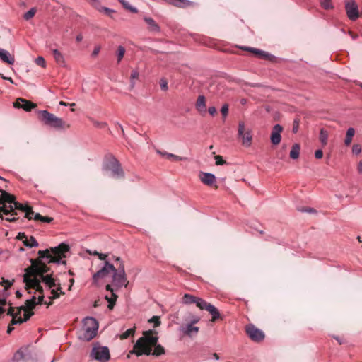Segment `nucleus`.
Segmentation results:
<instances>
[{
    "label": "nucleus",
    "mask_w": 362,
    "mask_h": 362,
    "mask_svg": "<svg viewBox=\"0 0 362 362\" xmlns=\"http://www.w3.org/2000/svg\"><path fill=\"white\" fill-rule=\"evenodd\" d=\"M98 329L97 320L91 317H86L83 321V327L79 334V339L83 341H90L93 339Z\"/></svg>",
    "instance_id": "4"
},
{
    "label": "nucleus",
    "mask_w": 362,
    "mask_h": 362,
    "mask_svg": "<svg viewBox=\"0 0 362 362\" xmlns=\"http://www.w3.org/2000/svg\"><path fill=\"white\" fill-rule=\"evenodd\" d=\"M208 111L211 115L214 116L216 113V108L215 107H210Z\"/></svg>",
    "instance_id": "55"
},
{
    "label": "nucleus",
    "mask_w": 362,
    "mask_h": 362,
    "mask_svg": "<svg viewBox=\"0 0 362 362\" xmlns=\"http://www.w3.org/2000/svg\"><path fill=\"white\" fill-rule=\"evenodd\" d=\"M345 10L351 21H356L359 17L358 5L355 0H346Z\"/></svg>",
    "instance_id": "9"
},
{
    "label": "nucleus",
    "mask_w": 362,
    "mask_h": 362,
    "mask_svg": "<svg viewBox=\"0 0 362 362\" xmlns=\"http://www.w3.org/2000/svg\"><path fill=\"white\" fill-rule=\"evenodd\" d=\"M118 1L123 5V6L125 8L129 10L132 13H137V11H138L137 9L134 7H132L127 1H126V0H118Z\"/></svg>",
    "instance_id": "36"
},
{
    "label": "nucleus",
    "mask_w": 362,
    "mask_h": 362,
    "mask_svg": "<svg viewBox=\"0 0 362 362\" xmlns=\"http://www.w3.org/2000/svg\"><path fill=\"white\" fill-rule=\"evenodd\" d=\"M301 211L303 212H308V213H312V212L315 211V210L312 208H306V209H302Z\"/></svg>",
    "instance_id": "59"
},
{
    "label": "nucleus",
    "mask_w": 362,
    "mask_h": 362,
    "mask_svg": "<svg viewBox=\"0 0 362 362\" xmlns=\"http://www.w3.org/2000/svg\"><path fill=\"white\" fill-rule=\"evenodd\" d=\"M349 35H351V38H352L353 40H355V39H356V38H357V35H356L353 34L351 32H349Z\"/></svg>",
    "instance_id": "64"
},
{
    "label": "nucleus",
    "mask_w": 362,
    "mask_h": 362,
    "mask_svg": "<svg viewBox=\"0 0 362 362\" xmlns=\"http://www.w3.org/2000/svg\"><path fill=\"white\" fill-rule=\"evenodd\" d=\"M28 207L29 206L27 204L15 202L13 205L0 206V211H3L4 214H8L10 212H13L16 209L25 212Z\"/></svg>",
    "instance_id": "14"
},
{
    "label": "nucleus",
    "mask_w": 362,
    "mask_h": 362,
    "mask_svg": "<svg viewBox=\"0 0 362 362\" xmlns=\"http://www.w3.org/2000/svg\"><path fill=\"white\" fill-rule=\"evenodd\" d=\"M7 302L6 298H0V306L2 308V305H6Z\"/></svg>",
    "instance_id": "61"
},
{
    "label": "nucleus",
    "mask_w": 362,
    "mask_h": 362,
    "mask_svg": "<svg viewBox=\"0 0 362 362\" xmlns=\"http://www.w3.org/2000/svg\"><path fill=\"white\" fill-rule=\"evenodd\" d=\"M357 171L359 174H362V159L359 161L357 165Z\"/></svg>",
    "instance_id": "56"
},
{
    "label": "nucleus",
    "mask_w": 362,
    "mask_h": 362,
    "mask_svg": "<svg viewBox=\"0 0 362 362\" xmlns=\"http://www.w3.org/2000/svg\"><path fill=\"white\" fill-rule=\"evenodd\" d=\"M34 220L35 221H40L42 222H47L50 223L52 221V218L47 217V216H42L40 214L37 213L35 214Z\"/></svg>",
    "instance_id": "33"
},
{
    "label": "nucleus",
    "mask_w": 362,
    "mask_h": 362,
    "mask_svg": "<svg viewBox=\"0 0 362 362\" xmlns=\"http://www.w3.org/2000/svg\"><path fill=\"white\" fill-rule=\"evenodd\" d=\"M114 259L117 262V269L115 268L112 272V283L117 288H121L123 286L126 287L129 281L126 276L124 263L119 257H115Z\"/></svg>",
    "instance_id": "5"
},
{
    "label": "nucleus",
    "mask_w": 362,
    "mask_h": 362,
    "mask_svg": "<svg viewBox=\"0 0 362 362\" xmlns=\"http://www.w3.org/2000/svg\"><path fill=\"white\" fill-rule=\"evenodd\" d=\"M320 5L323 8L326 10L333 8V4L331 0H320Z\"/></svg>",
    "instance_id": "35"
},
{
    "label": "nucleus",
    "mask_w": 362,
    "mask_h": 362,
    "mask_svg": "<svg viewBox=\"0 0 362 362\" xmlns=\"http://www.w3.org/2000/svg\"><path fill=\"white\" fill-rule=\"evenodd\" d=\"M158 337L154 330H148L143 332V336L135 343L130 354L137 356L142 355L160 356L165 354V349L160 344H157Z\"/></svg>",
    "instance_id": "2"
},
{
    "label": "nucleus",
    "mask_w": 362,
    "mask_h": 362,
    "mask_svg": "<svg viewBox=\"0 0 362 362\" xmlns=\"http://www.w3.org/2000/svg\"><path fill=\"white\" fill-rule=\"evenodd\" d=\"M361 152V147L359 144H354L352 146V153L358 155Z\"/></svg>",
    "instance_id": "45"
},
{
    "label": "nucleus",
    "mask_w": 362,
    "mask_h": 362,
    "mask_svg": "<svg viewBox=\"0 0 362 362\" xmlns=\"http://www.w3.org/2000/svg\"><path fill=\"white\" fill-rule=\"evenodd\" d=\"M160 86L162 90H167L168 88V82L165 79H161L160 81Z\"/></svg>",
    "instance_id": "49"
},
{
    "label": "nucleus",
    "mask_w": 362,
    "mask_h": 362,
    "mask_svg": "<svg viewBox=\"0 0 362 362\" xmlns=\"http://www.w3.org/2000/svg\"><path fill=\"white\" fill-rule=\"evenodd\" d=\"M144 21L147 24L148 30L152 33H159L160 31V27L156 22L151 17H144Z\"/></svg>",
    "instance_id": "20"
},
{
    "label": "nucleus",
    "mask_w": 362,
    "mask_h": 362,
    "mask_svg": "<svg viewBox=\"0 0 362 362\" xmlns=\"http://www.w3.org/2000/svg\"><path fill=\"white\" fill-rule=\"evenodd\" d=\"M88 252L90 254V255H95V256H98V252H97L96 250H94V251H90V250H88Z\"/></svg>",
    "instance_id": "62"
},
{
    "label": "nucleus",
    "mask_w": 362,
    "mask_h": 362,
    "mask_svg": "<svg viewBox=\"0 0 362 362\" xmlns=\"http://www.w3.org/2000/svg\"><path fill=\"white\" fill-rule=\"evenodd\" d=\"M8 305L10 307H9L7 314L8 315L12 316V317H13V315H18V310L17 312H15L14 308L13 307H11V304L8 303Z\"/></svg>",
    "instance_id": "48"
},
{
    "label": "nucleus",
    "mask_w": 362,
    "mask_h": 362,
    "mask_svg": "<svg viewBox=\"0 0 362 362\" xmlns=\"http://www.w3.org/2000/svg\"><path fill=\"white\" fill-rule=\"evenodd\" d=\"M238 135L241 138L244 146H250L251 145L252 135L249 130L245 132V123L243 122L238 123Z\"/></svg>",
    "instance_id": "11"
},
{
    "label": "nucleus",
    "mask_w": 362,
    "mask_h": 362,
    "mask_svg": "<svg viewBox=\"0 0 362 362\" xmlns=\"http://www.w3.org/2000/svg\"><path fill=\"white\" fill-rule=\"evenodd\" d=\"M168 3L178 7H186L190 5L188 0H166Z\"/></svg>",
    "instance_id": "29"
},
{
    "label": "nucleus",
    "mask_w": 362,
    "mask_h": 362,
    "mask_svg": "<svg viewBox=\"0 0 362 362\" xmlns=\"http://www.w3.org/2000/svg\"><path fill=\"white\" fill-rule=\"evenodd\" d=\"M182 303L185 305L195 304L200 310H207L211 315V321L213 322L220 317V313L218 309L214 305L207 303L201 298L186 293L182 297Z\"/></svg>",
    "instance_id": "3"
},
{
    "label": "nucleus",
    "mask_w": 362,
    "mask_h": 362,
    "mask_svg": "<svg viewBox=\"0 0 362 362\" xmlns=\"http://www.w3.org/2000/svg\"><path fill=\"white\" fill-rule=\"evenodd\" d=\"M115 270V267L109 262L105 261L104 266L98 271L93 276V281L96 282L100 279L107 276Z\"/></svg>",
    "instance_id": "10"
},
{
    "label": "nucleus",
    "mask_w": 362,
    "mask_h": 362,
    "mask_svg": "<svg viewBox=\"0 0 362 362\" xmlns=\"http://www.w3.org/2000/svg\"><path fill=\"white\" fill-rule=\"evenodd\" d=\"M76 41L77 42H81L82 40H83V36L82 35L79 34L76 36Z\"/></svg>",
    "instance_id": "63"
},
{
    "label": "nucleus",
    "mask_w": 362,
    "mask_h": 362,
    "mask_svg": "<svg viewBox=\"0 0 362 362\" xmlns=\"http://www.w3.org/2000/svg\"><path fill=\"white\" fill-rule=\"evenodd\" d=\"M283 131V127L279 124H276L272 128V132H271V136L270 140L271 143L273 145H278L281 141V132Z\"/></svg>",
    "instance_id": "15"
},
{
    "label": "nucleus",
    "mask_w": 362,
    "mask_h": 362,
    "mask_svg": "<svg viewBox=\"0 0 362 362\" xmlns=\"http://www.w3.org/2000/svg\"><path fill=\"white\" fill-rule=\"evenodd\" d=\"M69 250V246L65 243H61L59 246L52 247L50 250H39L38 258L30 259L31 265L25 269L23 275V282L25 284V289H34L40 293L38 298L33 296L30 299L25 301L24 306L28 310H33L36 305L43 303L44 295L43 289L41 286V281L51 289L52 296L50 299L54 300L59 298L61 295H64V292L62 291L59 284H57L55 279L52 277V274H47L49 267L46 264L47 263L66 264L65 260H62L66 257L65 253Z\"/></svg>",
    "instance_id": "1"
},
{
    "label": "nucleus",
    "mask_w": 362,
    "mask_h": 362,
    "mask_svg": "<svg viewBox=\"0 0 362 362\" xmlns=\"http://www.w3.org/2000/svg\"><path fill=\"white\" fill-rule=\"evenodd\" d=\"M300 146L298 144H294L290 151V157L292 159H298L300 155Z\"/></svg>",
    "instance_id": "27"
},
{
    "label": "nucleus",
    "mask_w": 362,
    "mask_h": 362,
    "mask_svg": "<svg viewBox=\"0 0 362 362\" xmlns=\"http://www.w3.org/2000/svg\"><path fill=\"white\" fill-rule=\"evenodd\" d=\"M196 108L199 112H205L206 110V98L204 95H199L196 103Z\"/></svg>",
    "instance_id": "24"
},
{
    "label": "nucleus",
    "mask_w": 362,
    "mask_h": 362,
    "mask_svg": "<svg viewBox=\"0 0 362 362\" xmlns=\"http://www.w3.org/2000/svg\"><path fill=\"white\" fill-rule=\"evenodd\" d=\"M22 311H23V318H22L23 322L28 320L30 317L34 314L33 312H29V310L25 309V307L21 306L18 308V316H21Z\"/></svg>",
    "instance_id": "28"
},
{
    "label": "nucleus",
    "mask_w": 362,
    "mask_h": 362,
    "mask_svg": "<svg viewBox=\"0 0 362 362\" xmlns=\"http://www.w3.org/2000/svg\"><path fill=\"white\" fill-rule=\"evenodd\" d=\"M298 129V122L297 121L294 122V125L293 127V132L296 133L297 132Z\"/></svg>",
    "instance_id": "58"
},
{
    "label": "nucleus",
    "mask_w": 362,
    "mask_h": 362,
    "mask_svg": "<svg viewBox=\"0 0 362 362\" xmlns=\"http://www.w3.org/2000/svg\"><path fill=\"white\" fill-rule=\"evenodd\" d=\"M22 322H23V320H22L21 316L13 315V317L11 320V325L21 324Z\"/></svg>",
    "instance_id": "43"
},
{
    "label": "nucleus",
    "mask_w": 362,
    "mask_h": 362,
    "mask_svg": "<svg viewBox=\"0 0 362 362\" xmlns=\"http://www.w3.org/2000/svg\"><path fill=\"white\" fill-rule=\"evenodd\" d=\"M148 322L154 323V327H158L160 325V317L158 316H153Z\"/></svg>",
    "instance_id": "41"
},
{
    "label": "nucleus",
    "mask_w": 362,
    "mask_h": 362,
    "mask_svg": "<svg viewBox=\"0 0 362 362\" xmlns=\"http://www.w3.org/2000/svg\"><path fill=\"white\" fill-rule=\"evenodd\" d=\"M246 332L250 338L255 341H259L264 338V332L252 325L246 327Z\"/></svg>",
    "instance_id": "12"
},
{
    "label": "nucleus",
    "mask_w": 362,
    "mask_h": 362,
    "mask_svg": "<svg viewBox=\"0 0 362 362\" xmlns=\"http://www.w3.org/2000/svg\"><path fill=\"white\" fill-rule=\"evenodd\" d=\"M134 333V328H130V329H128L127 330H126L122 335H121V338L122 339H127L129 337L133 335Z\"/></svg>",
    "instance_id": "40"
},
{
    "label": "nucleus",
    "mask_w": 362,
    "mask_h": 362,
    "mask_svg": "<svg viewBox=\"0 0 362 362\" xmlns=\"http://www.w3.org/2000/svg\"><path fill=\"white\" fill-rule=\"evenodd\" d=\"M35 13H36V9L35 8H32L24 14L23 18L26 21H28V20L31 19L35 16Z\"/></svg>",
    "instance_id": "37"
},
{
    "label": "nucleus",
    "mask_w": 362,
    "mask_h": 362,
    "mask_svg": "<svg viewBox=\"0 0 362 362\" xmlns=\"http://www.w3.org/2000/svg\"><path fill=\"white\" fill-rule=\"evenodd\" d=\"M214 159L216 160V164L217 165H221L226 163V161L223 159L222 156H216L214 157Z\"/></svg>",
    "instance_id": "46"
},
{
    "label": "nucleus",
    "mask_w": 362,
    "mask_h": 362,
    "mask_svg": "<svg viewBox=\"0 0 362 362\" xmlns=\"http://www.w3.org/2000/svg\"><path fill=\"white\" fill-rule=\"evenodd\" d=\"M25 217L29 220L34 219L35 214L32 209V207L29 206L25 211Z\"/></svg>",
    "instance_id": "38"
},
{
    "label": "nucleus",
    "mask_w": 362,
    "mask_h": 362,
    "mask_svg": "<svg viewBox=\"0 0 362 362\" xmlns=\"http://www.w3.org/2000/svg\"><path fill=\"white\" fill-rule=\"evenodd\" d=\"M13 106L17 108H23L25 111H30L36 107V105L29 100L19 98L13 103Z\"/></svg>",
    "instance_id": "16"
},
{
    "label": "nucleus",
    "mask_w": 362,
    "mask_h": 362,
    "mask_svg": "<svg viewBox=\"0 0 362 362\" xmlns=\"http://www.w3.org/2000/svg\"><path fill=\"white\" fill-rule=\"evenodd\" d=\"M355 134V129L353 127H350L347 129L346 137L344 139V144L346 146H350L352 139Z\"/></svg>",
    "instance_id": "26"
},
{
    "label": "nucleus",
    "mask_w": 362,
    "mask_h": 362,
    "mask_svg": "<svg viewBox=\"0 0 362 362\" xmlns=\"http://www.w3.org/2000/svg\"><path fill=\"white\" fill-rule=\"evenodd\" d=\"M106 290L108 291H110V293H111L110 296L107 295L105 296V299L109 303L108 308L111 310L113 308V307L115 304L116 300L117 298V296L114 293V290L112 288V286L110 284H107L106 286Z\"/></svg>",
    "instance_id": "19"
},
{
    "label": "nucleus",
    "mask_w": 362,
    "mask_h": 362,
    "mask_svg": "<svg viewBox=\"0 0 362 362\" xmlns=\"http://www.w3.org/2000/svg\"><path fill=\"white\" fill-rule=\"evenodd\" d=\"M125 54V48L119 45L118 47L117 52V62L119 63L121 60L123 59Z\"/></svg>",
    "instance_id": "34"
},
{
    "label": "nucleus",
    "mask_w": 362,
    "mask_h": 362,
    "mask_svg": "<svg viewBox=\"0 0 362 362\" xmlns=\"http://www.w3.org/2000/svg\"><path fill=\"white\" fill-rule=\"evenodd\" d=\"M100 46H95L94 47V49H93V52H92V54H91L92 57H96L98 54V53L100 52Z\"/></svg>",
    "instance_id": "53"
},
{
    "label": "nucleus",
    "mask_w": 362,
    "mask_h": 362,
    "mask_svg": "<svg viewBox=\"0 0 362 362\" xmlns=\"http://www.w3.org/2000/svg\"><path fill=\"white\" fill-rule=\"evenodd\" d=\"M199 178L204 185L209 187L215 186L217 188L216 185V178L214 174L201 171L199 173Z\"/></svg>",
    "instance_id": "13"
},
{
    "label": "nucleus",
    "mask_w": 362,
    "mask_h": 362,
    "mask_svg": "<svg viewBox=\"0 0 362 362\" xmlns=\"http://www.w3.org/2000/svg\"><path fill=\"white\" fill-rule=\"evenodd\" d=\"M91 122H92L93 126L97 128L103 129L107 127V123L105 122L96 121L93 119H91Z\"/></svg>",
    "instance_id": "39"
},
{
    "label": "nucleus",
    "mask_w": 362,
    "mask_h": 362,
    "mask_svg": "<svg viewBox=\"0 0 362 362\" xmlns=\"http://www.w3.org/2000/svg\"><path fill=\"white\" fill-rule=\"evenodd\" d=\"M0 76H1V78L4 80H8V81H10L11 83H13V79L11 78V77H6L4 76H3L2 74H0Z\"/></svg>",
    "instance_id": "60"
},
{
    "label": "nucleus",
    "mask_w": 362,
    "mask_h": 362,
    "mask_svg": "<svg viewBox=\"0 0 362 362\" xmlns=\"http://www.w3.org/2000/svg\"><path fill=\"white\" fill-rule=\"evenodd\" d=\"M221 112L224 118L226 117L228 113V106L227 104H225L221 107Z\"/></svg>",
    "instance_id": "47"
},
{
    "label": "nucleus",
    "mask_w": 362,
    "mask_h": 362,
    "mask_svg": "<svg viewBox=\"0 0 362 362\" xmlns=\"http://www.w3.org/2000/svg\"><path fill=\"white\" fill-rule=\"evenodd\" d=\"M2 285L4 286V289L7 290L12 285V282L8 280L3 279Z\"/></svg>",
    "instance_id": "50"
},
{
    "label": "nucleus",
    "mask_w": 362,
    "mask_h": 362,
    "mask_svg": "<svg viewBox=\"0 0 362 362\" xmlns=\"http://www.w3.org/2000/svg\"><path fill=\"white\" fill-rule=\"evenodd\" d=\"M98 257L100 260H105L107 255L106 254L98 253Z\"/></svg>",
    "instance_id": "57"
},
{
    "label": "nucleus",
    "mask_w": 362,
    "mask_h": 362,
    "mask_svg": "<svg viewBox=\"0 0 362 362\" xmlns=\"http://www.w3.org/2000/svg\"><path fill=\"white\" fill-rule=\"evenodd\" d=\"M200 320V317L198 316H192L190 323L192 325L199 322Z\"/></svg>",
    "instance_id": "54"
},
{
    "label": "nucleus",
    "mask_w": 362,
    "mask_h": 362,
    "mask_svg": "<svg viewBox=\"0 0 362 362\" xmlns=\"http://www.w3.org/2000/svg\"><path fill=\"white\" fill-rule=\"evenodd\" d=\"M329 134L327 131L321 129L320 131L319 139L323 146L327 144Z\"/></svg>",
    "instance_id": "30"
},
{
    "label": "nucleus",
    "mask_w": 362,
    "mask_h": 362,
    "mask_svg": "<svg viewBox=\"0 0 362 362\" xmlns=\"http://www.w3.org/2000/svg\"><path fill=\"white\" fill-rule=\"evenodd\" d=\"M244 49L249 50L262 58H268L269 56V54L268 53H267L262 50H260V49H255V48H250V47H245V48H244Z\"/></svg>",
    "instance_id": "31"
},
{
    "label": "nucleus",
    "mask_w": 362,
    "mask_h": 362,
    "mask_svg": "<svg viewBox=\"0 0 362 362\" xmlns=\"http://www.w3.org/2000/svg\"><path fill=\"white\" fill-rule=\"evenodd\" d=\"M38 113L40 116V119L43 121L45 124L58 129H62L65 127V123L61 118L56 117L48 111L40 110Z\"/></svg>",
    "instance_id": "6"
},
{
    "label": "nucleus",
    "mask_w": 362,
    "mask_h": 362,
    "mask_svg": "<svg viewBox=\"0 0 362 362\" xmlns=\"http://www.w3.org/2000/svg\"><path fill=\"white\" fill-rule=\"evenodd\" d=\"M0 59L8 64H13L15 59L11 54L4 49L0 48Z\"/></svg>",
    "instance_id": "22"
},
{
    "label": "nucleus",
    "mask_w": 362,
    "mask_h": 362,
    "mask_svg": "<svg viewBox=\"0 0 362 362\" xmlns=\"http://www.w3.org/2000/svg\"><path fill=\"white\" fill-rule=\"evenodd\" d=\"M35 63L42 67H45L46 66L45 60L42 57H37L35 59Z\"/></svg>",
    "instance_id": "42"
},
{
    "label": "nucleus",
    "mask_w": 362,
    "mask_h": 362,
    "mask_svg": "<svg viewBox=\"0 0 362 362\" xmlns=\"http://www.w3.org/2000/svg\"><path fill=\"white\" fill-rule=\"evenodd\" d=\"M52 54L55 62L59 65H64L65 59L63 54L58 49H53Z\"/></svg>",
    "instance_id": "25"
},
{
    "label": "nucleus",
    "mask_w": 362,
    "mask_h": 362,
    "mask_svg": "<svg viewBox=\"0 0 362 362\" xmlns=\"http://www.w3.org/2000/svg\"><path fill=\"white\" fill-rule=\"evenodd\" d=\"M91 5L98 11L103 12L109 16H112V14L115 13L114 10L109 8L107 7L102 6L100 0H91Z\"/></svg>",
    "instance_id": "18"
},
{
    "label": "nucleus",
    "mask_w": 362,
    "mask_h": 362,
    "mask_svg": "<svg viewBox=\"0 0 362 362\" xmlns=\"http://www.w3.org/2000/svg\"><path fill=\"white\" fill-rule=\"evenodd\" d=\"M90 357L99 362H107L110 358L108 347L95 344L90 354Z\"/></svg>",
    "instance_id": "7"
},
{
    "label": "nucleus",
    "mask_w": 362,
    "mask_h": 362,
    "mask_svg": "<svg viewBox=\"0 0 362 362\" xmlns=\"http://www.w3.org/2000/svg\"><path fill=\"white\" fill-rule=\"evenodd\" d=\"M199 330L198 327L194 326L192 323H188L181 327V331L186 335L191 337L192 334H197Z\"/></svg>",
    "instance_id": "21"
},
{
    "label": "nucleus",
    "mask_w": 362,
    "mask_h": 362,
    "mask_svg": "<svg viewBox=\"0 0 362 362\" xmlns=\"http://www.w3.org/2000/svg\"><path fill=\"white\" fill-rule=\"evenodd\" d=\"M103 170L110 171L111 176L115 178H120L124 176V172L120 164L115 158H112L109 162L103 166Z\"/></svg>",
    "instance_id": "8"
},
{
    "label": "nucleus",
    "mask_w": 362,
    "mask_h": 362,
    "mask_svg": "<svg viewBox=\"0 0 362 362\" xmlns=\"http://www.w3.org/2000/svg\"><path fill=\"white\" fill-rule=\"evenodd\" d=\"M1 194L0 196V204L3 205L2 206H6V203L9 204V205H13L16 202L15 197L4 190H1Z\"/></svg>",
    "instance_id": "17"
},
{
    "label": "nucleus",
    "mask_w": 362,
    "mask_h": 362,
    "mask_svg": "<svg viewBox=\"0 0 362 362\" xmlns=\"http://www.w3.org/2000/svg\"><path fill=\"white\" fill-rule=\"evenodd\" d=\"M23 243L28 247H37L38 245L37 240L33 236H30L29 238H26L25 240H23Z\"/></svg>",
    "instance_id": "32"
},
{
    "label": "nucleus",
    "mask_w": 362,
    "mask_h": 362,
    "mask_svg": "<svg viewBox=\"0 0 362 362\" xmlns=\"http://www.w3.org/2000/svg\"><path fill=\"white\" fill-rule=\"evenodd\" d=\"M156 153L162 156L166 157L168 159H173L175 161H180V160H186L187 158L185 157H181L178 156L177 155L170 153L165 151H161L160 150H156Z\"/></svg>",
    "instance_id": "23"
},
{
    "label": "nucleus",
    "mask_w": 362,
    "mask_h": 362,
    "mask_svg": "<svg viewBox=\"0 0 362 362\" xmlns=\"http://www.w3.org/2000/svg\"><path fill=\"white\" fill-rule=\"evenodd\" d=\"M16 214V212L13 211V212H10L8 215V216L5 218V220L6 221H10V222H13V221H16L18 218H16L15 216V215Z\"/></svg>",
    "instance_id": "44"
},
{
    "label": "nucleus",
    "mask_w": 362,
    "mask_h": 362,
    "mask_svg": "<svg viewBox=\"0 0 362 362\" xmlns=\"http://www.w3.org/2000/svg\"><path fill=\"white\" fill-rule=\"evenodd\" d=\"M139 71H136V70H134L132 71V74H131V79L132 80H134V79H137L139 78Z\"/></svg>",
    "instance_id": "52"
},
{
    "label": "nucleus",
    "mask_w": 362,
    "mask_h": 362,
    "mask_svg": "<svg viewBox=\"0 0 362 362\" xmlns=\"http://www.w3.org/2000/svg\"><path fill=\"white\" fill-rule=\"evenodd\" d=\"M315 156L317 159H321L323 156V152L322 150L318 149L315 152Z\"/></svg>",
    "instance_id": "51"
}]
</instances>
